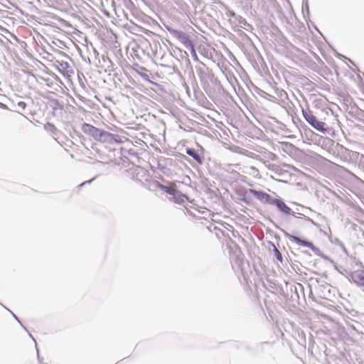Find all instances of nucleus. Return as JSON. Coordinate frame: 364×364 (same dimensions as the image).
Instances as JSON below:
<instances>
[{
    "label": "nucleus",
    "instance_id": "9",
    "mask_svg": "<svg viewBox=\"0 0 364 364\" xmlns=\"http://www.w3.org/2000/svg\"><path fill=\"white\" fill-rule=\"evenodd\" d=\"M186 154L189 156H192L197 162L199 164H202V158L198 154V152L193 149H188L186 150Z\"/></svg>",
    "mask_w": 364,
    "mask_h": 364
},
{
    "label": "nucleus",
    "instance_id": "10",
    "mask_svg": "<svg viewBox=\"0 0 364 364\" xmlns=\"http://www.w3.org/2000/svg\"><path fill=\"white\" fill-rule=\"evenodd\" d=\"M136 67H137V68L135 69L136 72L140 76H141L144 80L151 82L150 80H149V75L146 73H145V72H146L147 70L145 68L139 67V65H136Z\"/></svg>",
    "mask_w": 364,
    "mask_h": 364
},
{
    "label": "nucleus",
    "instance_id": "7",
    "mask_svg": "<svg viewBox=\"0 0 364 364\" xmlns=\"http://www.w3.org/2000/svg\"><path fill=\"white\" fill-rule=\"evenodd\" d=\"M187 200V196L177 190L172 196V200L176 203H182Z\"/></svg>",
    "mask_w": 364,
    "mask_h": 364
},
{
    "label": "nucleus",
    "instance_id": "2",
    "mask_svg": "<svg viewBox=\"0 0 364 364\" xmlns=\"http://www.w3.org/2000/svg\"><path fill=\"white\" fill-rule=\"evenodd\" d=\"M82 130L85 134L92 136L96 140H101L103 137L112 136V134L110 133L105 131H102L89 124H84L82 127Z\"/></svg>",
    "mask_w": 364,
    "mask_h": 364
},
{
    "label": "nucleus",
    "instance_id": "14",
    "mask_svg": "<svg viewBox=\"0 0 364 364\" xmlns=\"http://www.w3.org/2000/svg\"><path fill=\"white\" fill-rule=\"evenodd\" d=\"M91 181H92V180H90V181H86V182L82 183L80 184V186H84L85 183H90V182H91Z\"/></svg>",
    "mask_w": 364,
    "mask_h": 364
},
{
    "label": "nucleus",
    "instance_id": "11",
    "mask_svg": "<svg viewBox=\"0 0 364 364\" xmlns=\"http://www.w3.org/2000/svg\"><path fill=\"white\" fill-rule=\"evenodd\" d=\"M274 251H275V255H276L277 259L278 260H279L280 262H282V256L281 252L277 248L274 249Z\"/></svg>",
    "mask_w": 364,
    "mask_h": 364
},
{
    "label": "nucleus",
    "instance_id": "5",
    "mask_svg": "<svg viewBox=\"0 0 364 364\" xmlns=\"http://www.w3.org/2000/svg\"><path fill=\"white\" fill-rule=\"evenodd\" d=\"M272 205H275L280 211H282L286 214L290 213L291 208L289 207H288L286 205V203L279 198L274 199V203Z\"/></svg>",
    "mask_w": 364,
    "mask_h": 364
},
{
    "label": "nucleus",
    "instance_id": "3",
    "mask_svg": "<svg viewBox=\"0 0 364 364\" xmlns=\"http://www.w3.org/2000/svg\"><path fill=\"white\" fill-rule=\"evenodd\" d=\"M250 193L258 200L272 205L274 203V199L272 198L268 193L256 190H250Z\"/></svg>",
    "mask_w": 364,
    "mask_h": 364
},
{
    "label": "nucleus",
    "instance_id": "12",
    "mask_svg": "<svg viewBox=\"0 0 364 364\" xmlns=\"http://www.w3.org/2000/svg\"><path fill=\"white\" fill-rule=\"evenodd\" d=\"M0 108L4 109H8V107L2 102H0Z\"/></svg>",
    "mask_w": 364,
    "mask_h": 364
},
{
    "label": "nucleus",
    "instance_id": "4",
    "mask_svg": "<svg viewBox=\"0 0 364 364\" xmlns=\"http://www.w3.org/2000/svg\"><path fill=\"white\" fill-rule=\"evenodd\" d=\"M175 36L181 43H183L187 48H193V45L186 33L182 31H177L176 33Z\"/></svg>",
    "mask_w": 364,
    "mask_h": 364
},
{
    "label": "nucleus",
    "instance_id": "6",
    "mask_svg": "<svg viewBox=\"0 0 364 364\" xmlns=\"http://www.w3.org/2000/svg\"><path fill=\"white\" fill-rule=\"evenodd\" d=\"M289 240L297 245L309 248H313V244L311 242L302 240L299 237L294 236V235H290Z\"/></svg>",
    "mask_w": 364,
    "mask_h": 364
},
{
    "label": "nucleus",
    "instance_id": "13",
    "mask_svg": "<svg viewBox=\"0 0 364 364\" xmlns=\"http://www.w3.org/2000/svg\"><path fill=\"white\" fill-rule=\"evenodd\" d=\"M18 106L22 107V108H24L26 107V103L24 102H18Z\"/></svg>",
    "mask_w": 364,
    "mask_h": 364
},
{
    "label": "nucleus",
    "instance_id": "1",
    "mask_svg": "<svg viewBox=\"0 0 364 364\" xmlns=\"http://www.w3.org/2000/svg\"><path fill=\"white\" fill-rule=\"evenodd\" d=\"M302 115L306 122L316 130L322 133L328 132V127L325 122L318 121L316 117L309 109H302Z\"/></svg>",
    "mask_w": 364,
    "mask_h": 364
},
{
    "label": "nucleus",
    "instance_id": "8",
    "mask_svg": "<svg viewBox=\"0 0 364 364\" xmlns=\"http://www.w3.org/2000/svg\"><path fill=\"white\" fill-rule=\"evenodd\" d=\"M159 187L171 196H173V194L177 190L176 185L175 183H170L168 186L159 184Z\"/></svg>",
    "mask_w": 364,
    "mask_h": 364
}]
</instances>
